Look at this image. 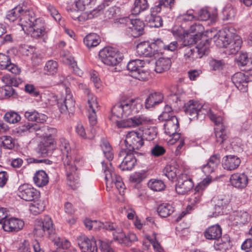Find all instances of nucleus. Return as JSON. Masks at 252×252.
Masks as SVG:
<instances>
[{
    "mask_svg": "<svg viewBox=\"0 0 252 252\" xmlns=\"http://www.w3.org/2000/svg\"><path fill=\"white\" fill-rule=\"evenodd\" d=\"M59 148L63 155V160L65 168L67 184L74 189L79 183L78 170L83 164L82 157L72 150L68 141L62 137L59 140Z\"/></svg>",
    "mask_w": 252,
    "mask_h": 252,
    "instance_id": "f257e3e1",
    "label": "nucleus"
},
{
    "mask_svg": "<svg viewBox=\"0 0 252 252\" xmlns=\"http://www.w3.org/2000/svg\"><path fill=\"white\" fill-rule=\"evenodd\" d=\"M213 38L217 46L225 48L228 54H235L240 50L242 41L240 36L229 29H224L217 32Z\"/></svg>",
    "mask_w": 252,
    "mask_h": 252,
    "instance_id": "f03ea898",
    "label": "nucleus"
},
{
    "mask_svg": "<svg viewBox=\"0 0 252 252\" xmlns=\"http://www.w3.org/2000/svg\"><path fill=\"white\" fill-rule=\"evenodd\" d=\"M200 42L196 46L197 52L194 49L190 47L186 46L182 50L183 58L182 60L186 63H190L193 62L197 58H201L203 55H207L209 53L210 47V40L207 39L204 34H195L192 38V41L194 43H197L198 41Z\"/></svg>",
    "mask_w": 252,
    "mask_h": 252,
    "instance_id": "7ed1b4c3",
    "label": "nucleus"
},
{
    "mask_svg": "<svg viewBox=\"0 0 252 252\" xmlns=\"http://www.w3.org/2000/svg\"><path fill=\"white\" fill-rule=\"evenodd\" d=\"M143 109L142 101L139 98H128L115 105L112 108L113 116L118 118L126 117L137 113Z\"/></svg>",
    "mask_w": 252,
    "mask_h": 252,
    "instance_id": "20e7f679",
    "label": "nucleus"
},
{
    "mask_svg": "<svg viewBox=\"0 0 252 252\" xmlns=\"http://www.w3.org/2000/svg\"><path fill=\"white\" fill-rule=\"evenodd\" d=\"M19 25L22 30L34 38L45 35L48 31L44 26L40 18L36 17H20Z\"/></svg>",
    "mask_w": 252,
    "mask_h": 252,
    "instance_id": "39448f33",
    "label": "nucleus"
},
{
    "mask_svg": "<svg viewBox=\"0 0 252 252\" xmlns=\"http://www.w3.org/2000/svg\"><path fill=\"white\" fill-rule=\"evenodd\" d=\"M104 227L109 231L112 232L114 240L125 246H128L132 242L137 241L136 235L133 233L126 235L123 228L116 223L108 222L104 224Z\"/></svg>",
    "mask_w": 252,
    "mask_h": 252,
    "instance_id": "423d86ee",
    "label": "nucleus"
},
{
    "mask_svg": "<svg viewBox=\"0 0 252 252\" xmlns=\"http://www.w3.org/2000/svg\"><path fill=\"white\" fill-rule=\"evenodd\" d=\"M101 164L105 174L107 188H113L115 186L120 194L123 193L125 189L124 184L122 178L115 173L113 168L111 166V163H109L108 165L104 161H102Z\"/></svg>",
    "mask_w": 252,
    "mask_h": 252,
    "instance_id": "0eeeda50",
    "label": "nucleus"
},
{
    "mask_svg": "<svg viewBox=\"0 0 252 252\" xmlns=\"http://www.w3.org/2000/svg\"><path fill=\"white\" fill-rule=\"evenodd\" d=\"M99 58L103 63L109 66H115L122 61L118 50L111 47H105L100 50Z\"/></svg>",
    "mask_w": 252,
    "mask_h": 252,
    "instance_id": "6e6552de",
    "label": "nucleus"
},
{
    "mask_svg": "<svg viewBox=\"0 0 252 252\" xmlns=\"http://www.w3.org/2000/svg\"><path fill=\"white\" fill-rule=\"evenodd\" d=\"M145 64L143 61L136 59L129 61L127 69L131 72V76L140 81H146L149 76L148 72L142 69Z\"/></svg>",
    "mask_w": 252,
    "mask_h": 252,
    "instance_id": "1a4fd4ad",
    "label": "nucleus"
},
{
    "mask_svg": "<svg viewBox=\"0 0 252 252\" xmlns=\"http://www.w3.org/2000/svg\"><path fill=\"white\" fill-rule=\"evenodd\" d=\"M125 143L126 147L125 150L128 151V152L134 153L143 146L144 140L139 132L132 130L127 133Z\"/></svg>",
    "mask_w": 252,
    "mask_h": 252,
    "instance_id": "9d476101",
    "label": "nucleus"
},
{
    "mask_svg": "<svg viewBox=\"0 0 252 252\" xmlns=\"http://www.w3.org/2000/svg\"><path fill=\"white\" fill-rule=\"evenodd\" d=\"M54 233L53 221L49 216H45L43 220H36L34 228V234L37 237H43L46 233L51 235Z\"/></svg>",
    "mask_w": 252,
    "mask_h": 252,
    "instance_id": "9b49d317",
    "label": "nucleus"
},
{
    "mask_svg": "<svg viewBox=\"0 0 252 252\" xmlns=\"http://www.w3.org/2000/svg\"><path fill=\"white\" fill-rule=\"evenodd\" d=\"M58 104L61 113H73L75 110V101L69 88H65V96L58 99Z\"/></svg>",
    "mask_w": 252,
    "mask_h": 252,
    "instance_id": "f8f14e48",
    "label": "nucleus"
},
{
    "mask_svg": "<svg viewBox=\"0 0 252 252\" xmlns=\"http://www.w3.org/2000/svg\"><path fill=\"white\" fill-rule=\"evenodd\" d=\"M151 121L150 117L145 115H136L126 120L117 121V126L119 128L134 127L147 124Z\"/></svg>",
    "mask_w": 252,
    "mask_h": 252,
    "instance_id": "ddd939ff",
    "label": "nucleus"
},
{
    "mask_svg": "<svg viewBox=\"0 0 252 252\" xmlns=\"http://www.w3.org/2000/svg\"><path fill=\"white\" fill-rule=\"evenodd\" d=\"M118 160L121 161L119 168L122 171L131 170L136 163V159L133 155V153L128 152L125 150H122L120 152Z\"/></svg>",
    "mask_w": 252,
    "mask_h": 252,
    "instance_id": "4468645a",
    "label": "nucleus"
},
{
    "mask_svg": "<svg viewBox=\"0 0 252 252\" xmlns=\"http://www.w3.org/2000/svg\"><path fill=\"white\" fill-rule=\"evenodd\" d=\"M18 195L26 201H32L40 198V193L32 186L29 184H23L19 187Z\"/></svg>",
    "mask_w": 252,
    "mask_h": 252,
    "instance_id": "2eb2a0df",
    "label": "nucleus"
},
{
    "mask_svg": "<svg viewBox=\"0 0 252 252\" xmlns=\"http://www.w3.org/2000/svg\"><path fill=\"white\" fill-rule=\"evenodd\" d=\"M178 183L176 191L179 194H185L189 191L193 187L190 177L186 173L181 174L177 178Z\"/></svg>",
    "mask_w": 252,
    "mask_h": 252,
    "instance_id": "dca6fc26",
    "label": "nucleus"
},
{
    "mask_svg": "<svg viewBox=\"0 0 252 252\" xmlns=\"http://www.w3.org/2000/svg\"><path fill=\"white\" fill-rule=\"evenodd\" d=\"M87 97L88 119L90 124L94 126L97 122L96 112L98 110V102L96 96L93 94H88Z\"/></svg>",
    "mask_w": 252,
    "mask_h": 252,
    "instance_id": "f3484780",
    "label": "nucleus"
},
{
    "mask_svg": "<svg viewBox=\"0 0 252 252\" xmlns=\"http://www.w3.org/2000/svg\"><path fill=\"white\" fill-rule=\"evenodd\" d=\"M250 76H247L242 72H237L234 74L231 78L233 83L236 87L242 92H246L247 90L248 83L252 81V72L250 74Z\"/></svg>",
    "mask_w": 252,
    "mask_h": 252,
    "instance_id": "a211bd4d",
    "label": "nucleus"
},
{
    "mask_svg": "<svg viewBox=\"0 0 252 252\" xmlns=\"http://www.w3.org/2000/svg\"><path fill=\"white\" fill-rule=\"evenodd\" d=\"M77 240L82 252L87 250L90 252H97L96 242L94 238L89 239L85 235H81L78 237Z\"/></svg>",
    "mask_w": 252,
    "mask_h": 252,
    "instance_id": "6ab92c4d",
    "label": "nucleus"
},
{
    "mask_svg": "<svg viewBox=\"0 0 252 252\" xmlns=\"http://www.w3.org/2000/svg\"><path fill=\"white\" fill-rule=\"evenodd\" d=\"M24 222L21 220L16 218L7 219L2 224L3 230L7 232H17L22 229Z\"/></svg>",
    "mask_w": 252,
    "mask_h": 252,
    "instance_id": "aec40b11",
    "label": "nucleus"
},
{
    "mask_svg": "<svg viewBox=\"0 0 252 252\" xmlns=\"http://www.w3.org/2000/svg\"><path fill=\"white\" fill-rule=\"evenodd\" d=\"M205 116H208L210 120L215 124H219L223 121V118L220 116H218L212 112L210 108L207 105L201 104V108L199 109L198 112V118H204Z\"/></svg>",
    "mask_w": 252,
    "mask_h": 252,
    "instance_id": "412c9836",
    "label": "nucleus"
},
{
    "mask_svg": "<svg viewBox=\"0 0 252 252\" xmlns=\"http://www.w3.org/2000/svg\"><path fill=\"white\" fill-rule=\"evenodd\" d=\"M241 163L240 159L234 155H227L222 159V165L224 169L233 170L237 169Z\"/></svg>",
    "mask_w": 252,
    "mask_h": 252,
    "instance_id": "4be33fe9",
    "label": "nucleus"
},
{
    "mask_svg": "<svg viewBox=\"0 0 252 252\" xmlns=\"http://www.w3.org/2000/svg\"><path fill=\"white\" fill-rule=\"evenodd\" d=\"M230 182L232 186L238 189H244L248 185V178L244 173H235L230 178Z\"/></svg>",
    "mask_w": 252,
    "mask_h": 252,
    "instance_id": "5701e85b",
    "label": "nucleus"
},
{
    "mask_svg": "<svg viewBox=\"0 0 252 252\" xmlns=\"http://www.w3.org/2000/svg\"><path fill=\"white\" fill-rule=\"evenodd\" d=\"M128 26L131 29V35L136 37L142 34L145 24L139 18L130 19Z\"/></svg>",
    "mask_w": 252,
    "mask_h": 252,
    "instance_id": "b1692460",
    "label": "nucleus"
},
{
    "mask_svg": "<svg viewBox=\"0 0 252 252\" xmlns=\"http://www.w3.org/2000/svg\"><path fill=\"white\" fill-rule=\"evenodd\" d=\"M201 108V104L198 101L190 100L185 105V111L189 115L190 119H198V112Z\"/></svg>",
    "mask_w": 252,
    "mask_h": 252,
    "instance_id": "393cba45",
    "label": "nucleus"
},
{
    "mask_svg": "<svg viewBox=\"0 0 252 252\" xmlns=\"http://www.w3.org/2000/svg\"><path fill=\"white\" fill-rule=\"evenodd\" d=\"M230 220L236 225L244 224L250 220V216L246 211H238L233 213Z\"/></svg>",
    "mask_w": 252,
    "mask_h": 252,
    "instance_id": "a878e982",
    "label": "nucleus"
},
{
    "mask_svg": "<svg viewBox=\"0 0 252 252\" xmlns=\"http://www.w3.org/2000/svg\"><path fill=\"white\" fill-rule=\"evenodd\" d=\"M24 117L29 121L36 122L40 123H44L48 119V117L46 115L40 113L35 110L25 111Z\"/></svg>",
    "mask_w": 252,
    "mask_h": 252,
    "instance_id": "bb28decb",
    "label": "nucleus"
},
{
    "mask_svg": "<svg viewBox=\"0 0 252 252\" xmlns=\"http://www.w3.org/2000/svg\"><path fill=\"white\" fill-rule=\"evenodd\" d=\"M204 234L207 239L219 240L222 235L221 228L219 225H212L207 228Z\"/></svg>",
    "mask_w": 252,
    "mask_h": 252,
    "instance_id": "cd10ccee",
    "label": "nucleus"
},
{
    "mask_svg": "<svg viewBox=\"0 0 252 252\" xmlns=\"http://www.w3.org/2000/svg\"><path fill=\"white\" fill-rule=\"evenodd\" d=\"M163 99V94L160 92H155L151 94L145 101L146 108H150L156 105L161 103Z\"/></svg>",
    "mask_w": 252,
    "mask_h": 252,
    "instance_id": "c85d7f7f",
    "label": "nucleus"
},
{
    "mask_svg": "<svg viewBox=\"0 0 252 252\" xmlns=\"http://www.w3.org/2000/svg\"><path fill=\"white\" fill-rule=\"evenodd\" d=\"M178 128L179 122L176 117H172L170 120L167 121L164 124V132L169 136L175 134Z\"/></svg>",
    "mask_w": 252,
    "mask_h": 252,
    "instance_id": "c756f323",
    "label": "nucleus"
},
{
    "mask_svg": "<svg viewBox=\"0 0 252 252\" xmlns=\"http://www.w3.org/2000/svg\"><path fill=\"white\" fill-rule=\"evenodd\" d=\"M57 133V129L54 127H49L48 126H39V129L36 131V134L39 137L46 138L45 140L49 141L50 139H52V136H54Z\"/></svg>",
    "mask_w": 252,
    "mask_h": 252,
    "instance_id": "7c9ffc66",
    "label": "nucleus"
},
{
    "mask_svg": "<svg viewBox=\"0 0 252 252\" xmlns=\"http://www.w3.org/2000/svg\"><path fill=\"white\" fill-rule=\"evenodd\" d=\"M223 120L220 124H215L217 126L215 128V136L216 142L222 144L227 138V131L225 126L223 122Z\"/></svg>",
    "mask_w": 252,
    "mask_h": 252,
    "instance_id": "2f4dec72",
    "label": "nucleus"
},
{
    "mask_svg": "<svg viewBox=\"0 0 252 252\" xmlns=\"http://www.w3.org/2000/svg\"><path fill=\"white\" fill-rule=\"evenodd\" d=\"M230 198L229 195H220L218 197L217 203L215 204V212L213 213V216L216 217L221 214L222 210L224 206L229 203Z\"/></svg>",
    "mask_w": 252,
    "mask_h": 252,
    "instance_id": "473e14b6",
    "label": "nucleus"
},
{
    "mask_svg": "<svg viewBox=\"0 0 252 252\" xmlns=\"http://www.w3.org/2000/svg\"><path fill=\"white\" fill-rule=\"evenodd\" d=\"M154 239H153L150 236L146 237V239L143 242V249L145 250H148L151 246H153L156 252H164L163 249L161 247L159 243L157 241L156 238V234H153Z\"/></svg>",
    "mask_w": 252,
    "mask_h": 252,
    "instance_id": "72a5a7b5",
    "label": "nucleus"
},
{
    "mask_svg": "<svg viewBox=\"0 0 252 252\" xmlns=\"http://www.w3.org/2000/svg\"><path fill=\"white\" fill-rule=\"evenodd\" d=\"M137 52L139 55L152 57L155 54L150 44L148 42H141L137 46Z\"/></svg>",
    "mask_w": 252,
    "mask_h": 252,
    "instance_id": "f704fd0d",
    "label": "nucleus"
},
{
    "mask_svg": "<svg viewBox=\"0 0 252 252\" xmlns=\"http://www.w3.org/2000/svg\"><path fill=\"white\" fill-rule=\"evenodd\" d=\"M171 65V61L169 58H160L156 62L155 71L157 73H162L168 70Z\"/></svg>",
    "mask_w": 252,
    "mask_h": 252,
    "instance_id": "c9c22d12",
    "label": "nucleus"
},
{
    "mask_svg": "<svg viewBox=\"0 0 252 252\" xmlns=\"http://www.w3.org/2000/svg\"><path fill=\"white\" fill-rule=\"evenodd\" d=\"M100 146L105 157L109 161L112 160L114 158V151L109 142L105 139L101 140Z\"/></svg>",
    "mask_w": 252,
    "mask_h": 252,
    "instance_id": "e433bc0d",
    "label": "nucleus"
},
{
    "mask_svg": "<svg viewBox=\"0 0 252 252\" xmlns=\"http://www.w3.org/2000/svg\"><path fill=\"white\" fill-rule=\"evenodd\" d=\"M33 181L35 185L39 187L46 185L49 182V178L46 173L43 170L37 171L33 177Z\"/></svg>",
    "mask_w": 252,
    "mask_h": 252,
    "instance_id": "4c0bfd02",
    "label": "nucleus"
},
{
    "mask_svg": "<svg viewBox=\"0 0 252 252\" xmlns=\"http://www.w3.org/2000/svg\"><path fill=\"white\" fill-rule=\"evenodd\" d=\"M39 129V125L35 123L25 122L17 128V132L22 134L26 132H35Z\"/></svg>",
    "mask_w": 252,
    "mask_h": 252,
    "instance_id": "58836bf2",
    "label": "nucleus"
},
{
    "mask_svg": "<svg viewBox=\"0 0 252 252\" xmlns=\"http://www.w3.org/2000/svg\"><path fill=\"white\" fill-rule=\"evenodd\" d=\"M174 211L172 204L165 203L160 204L157 208V212L161 217L166 218L171 215Z\"/></svg>",
    "mask_w": 252,
    "mask_h": 252,
    "instance_id": "ea45409f",
    "label": "nucleus"
},
{
    "mask_svg": "<svg viewBox=\"0 0 252 252\" xmlns=\"http://www.w3.org/2000/svg\"><path fill=\"white\" fill-rule=\"evenodd\" d=\"M29 209L31 212L34 215H36L44 210L45 204L43 201L37 199L32 201Z\"/></svg>",
    "mask_w": 252,
    "mask_h": 252,
    "instance_id": "a19ab883",
    "label": "nucleus"
},
{
    "mask_svg": "<svg viewBox=\"0 0 252 252\" xmlns=\"http://www.w3.org/2000/svg\"><path fill=\"white\" fill-rule=\"evenodd\" d=\"M54 144V140L53 139H50L49 141L44 140L38 145L37 151L41 156L45 157L50 150L51 147L53 146Z\"/></svg>",
    "mask_w": 252,
    "mask_h": 252,
    "instance_id": "79ce46f5",
    "label": "nucleus"
},
{
    "mask_svg": "<svg viewBox=\"0 0 252 252\" xmlns=\"http://www.w3.org/2000/svg\"><path fill=\"white\" fill-rule=\"evenodd\" d=\"M84 42L90 48L97 46L100 42V39L97 34L92 33L86 36L84 39Z\"/></svg>",
    "mask_w": 252,
    "mask_h": 252,
    "instance_id": "37998d69",
    "label": "nucleus"
},
{
    "mask_svg": "<svg viewBox=\"0 0 252 252\" xmlns=\"http://www.w3.org/2000/svg\"><path fill=\"white\" fill-rule=\"evenodd\" d=\"M134 5L131 14L134 16L138 15L141 11L145 10L149 7L147 0H135Z\"/></svg>",
    "mask_w": 252,
    "mask_h": 252,
    "instance_id": "c03bdc74",
    "label": "nucleus"
},
{
    "mask_svg": "<svg viewBox=\"0 0 252 252\" xmlns=\"http://www.w3.org/2000/svg\"><path fill=\"white\" fill-rule=\"evenodd\" d=\"M148 186L150 189L155 191H161L165 188V185L162 180L155 179H151Z\"/></svg>",
    "mask_w": 252,
    "mask_h": 252,
    "instance_id": "a18cd8bd",
    "label": "nucleus"
},
{
    "mask_svg": "<svg viewBox=\"0 0 252 252\" xmlns=\"http://www.w3.org/2000/svg\"><path fill=\"white\" fill-rule=\"evenodd\" d=\"M58 64L57 62L53 60L47 61L44 68L45 74L54 75L57 72Z\"/></svg>",
    "mask_w": 252,
    "mask_h": 252,
    "instance_id": "49530a36",
    "label": "nucleus"
},
{
    "mask_svg": "<svg viewBox=\"0 0 252 252\" xmlns=\"http://www.w3.org/2000/svg\"><path fill=\"white\" fill-rule=\"evenodd\" d=\"M96 0H77L75 6L78 10L83 11L86 8H91L95 3Z\"/></svg>",
    "mask_w": 252,
    "mask_h": 252,
    "instance_id": "de8ad7c7",
    "label": "nucleus"
},
{
    "mask_svg": "<svg viewBox=\"0 0 252 252\" xmlns=\"http://www.w3.org/2000/svg\"><path fill=\"white\" fill-rule=\"evenodd\" d=\"M3 119L8 123L15 124L21 120V117L17 112L11 111L4 114Z\"/></svg>",
    "mask_w": 252,
    "mask_h": 252,
    "instance_id": "09e8293b",
    "label": "nucleus"
},
{
    "mask_svg": "<svg viewBox=\"0 0 252 252\" xmlns=\"http://www.w3.org/2000/svg\"><path fill=\"white\" fill-rule=\"evenodd\" d=\"M178 171L175 166L168 165L163 169V173L169 180H173L176 177Z\"/></svg>",
    "mask_w": 252,
    "mask_h": 252,
    "instance_id": "8fccbe9b",
    "label": "nucleus"
},
{
    "mask_svg": "<svg viewBox=\"0 0 252 252\" xmlns=\"http://www.w3.org/2000/svg\"><path fill=\"white\" fill-rule=\"evenodd\" d=\"M2 81L5 85L10 86H18L21 82V80L16 77H12L9 74H5L1 77Z\"/></svg>",
    "mask_w": 252,
    "mask_h": 252,
    "instance_id": "3c124183",
    "label": "nucleus"
},
{
    "mask_svg": "<svg viewBox=\"0 0 252 252\" xmlns=\"http://www.w3.org/2000/svg\"><path fill=\"white\" fill-rule=\"evenodd\" d=\"M0 142L4 148L6 149H12L15 146L14 140L10 136H2L0 137Z\"/></svg>",
    "mask_w": 252,
    "mask_h": 252,
    "instance_id": "603ef678",
    "label": "nucleus"
},
{
    "mask_svg": "<svg viewBox=\"0 0 252 252\" xmlns=\"http://www.w3.org/2000/svg\"><path fill=\"white\" fill-rule=\"evenodd\" d=\"M15 93L13 88L9 85H5L0 90L1 99H6L12 96Z\"/></svg>",
    "mask_w": 252,
    "mask_h": 252,
    "instance_id": "864d4df0",
    "label": "nucleus"
},
{
    "mask_svg": "<svg viewBox=\"0 0 252 252\" xmlns=\"http://www.w3.org/2000/svg\"><path fill=\"white\" fill-rule=\"evenodd\" d=\"M237 63L238 65L244 66H250L252 65V61L248 57L247 53H242L239 55L237 59Z\"/></svg>",
    "mask_w": 252,
    "mask_h": 252,
    "instance_id": "5fc2aeb1",
    "label": "nucleus"
},
{
    "mask_svg": "<svg viewBox=\"0 0 252 252\" xmlns=\"http://www.w3.org/2000/svg\"><path fill=\"white\" fill-rule=\"evenodd\" d=\"M198 16H217V9L215 7L205 6L199 10Z\"/></svg>",
    "mask_w": 252,
    "mask_h": 252,
    "instance_id": "6e6d98bb",
    "label": "nucleus"
},
{
    "mask_svg": "<svg viewBox=\"0 0 252 252\" xmlns=\"http://www.w3.org/2000/svg\"><path fill=\"white\" fill-rule=\"evenodd\" d=\"M111 21L115 26L126 25L128 26L130 19L129 17H112Z\"/></svg>",
    "mask_w": 252,
    "mask_h": 252,
    "instance_id": "4d7b16f0",
    "label": "nucleus"
},
{
    "mask_svg": "<svg viewBox=\"0 0 252 252\" xmlns=\"http://www.w3.org/2000/svg\"><path fill=\"white\" fill-rule=\"evenodd\" d=\"M146 20L148 21L149 26L151 27L159 28L162 26L161 17H147Z\"/></svg>",
    "mask_w": 252,
    "mask_h": 252,
    "instance_id": "13d9d810",
    "label": "nucleus"
},
{
    "mask_svg": "<svg viewBox=\"0 0 252 252\" xmlns=\"http://www.w3.org/2000/svg\"><path fill=\"white\" fill-rule=\"evenodd\" d=\"M155 55L158 53V51L164 49L165 44L161 39H157L154 42L150 44Z\"/></svg>",
    "mask_w": 252,
    "mask_h": 252,
    "instance_id": "bf43d9fd",
    "label": "nucleus"
},
{
    "mask_svg": "<svg viewBox=\"0 0 252 252\" xmlns=\"http://www.w3.org/2000/svg\"><path fill=\"white\" fill-rule=\"evenodd\" d=\"M76 132L80 137L84 139H91L94 137L93 135H90L86 133V130L81 123H78L76 126Z\"/></svg>",
    "mask_w": 252,
    "mask_h": 252,
    "instance_id": "052dcab7",
    "label": "nucleus"
},
{
    "mask_svg": "<svg viewBox=\"0 0 252 252\" xmlns=\"http://www.w3.org/2000/svg\"><path fill=\"white\" fill-rule=\"evenodd\" d=\"M11 14L12 16H18L19 14L25 16H32L34 13L29 10H25L21 6H17L12 9Z\"/></svg>",
    "mask_w": 252,
    "mask_h": 252,
    "instance_id": "680f3d73",
    "label": "nucleus"
},
{
    "mask_svg": "<svg viewBox=\"0 0 252 252\" xmlns=\"http://www.w3.org/2000/svg\"><path fill=\"white\" fill-rule=\"evenodd\" d=\"M54 244L59 248H62L63 249H67L71 246V243L68 240L60 238L55 241Z\"/></svg>",
    "mask_w": 252,
    "mask_h": 252,
    "instance_id": "e2e57ef3",
    "label": "nucleus"
},
{
    "mask_svg": "<svg viewBox=\"0 0 252 252\" xmlns=\"http://www.w3.org/2000/svg\"><path fill=\"white\" fill-rule=\"evenodd\" d=\"M3 69H6L15 75H19L21 72V68L16 64L12 63L11 62L4 67Z\"/></svg>",
    "mask_w": 252,
    "mask_h": 252,
    "instance_id": "0e129e2a",
    "label": "nucleus"
},
{
    "mask_svg": "<svg viewBox=\"0 0 252 252\" xmlns=\"http://www.w3.org/2000/svg\"><path fill=\"white\" fill-rule=\"evenodd\" d=\"M165 152L164 148L158 145L155 146L151 150V154L155 157H158L163 155Z\"/></svg>",
    "mask_w": 252,
    "mask_h": 252,
    "instance_id": "69168bd1",
    "label": "nucleus"
},
{
    "mask_svg": "<svg viewBox=\"0 0 252 252\" xmlns=\"http://www.w3.org/2000/svg\"><path fill=\"white\" fill-rule=\"evenodd\" d=\"M144 134L146 139L149 141H151L154 139L156 137L157 132L154 127H151L146 129Z\"/></svg>",
    "mask_w": 252,
    "mask_h": 252,
    "instance_id": "338daca9",
    "label": "nucleus"
},
{
    "mask_svg": "<svg viewBox=\"0 0 252 252\" xmlns=\"http://www.w3.org/2000/svg\"><path fill=\"white\" fill-rule=\"evenodd\" d=\"M99 242L100 244L101 252H115L108 243L101 240H99Z\"/></svg>",
    "mask_w": 252,
    "mask_h": 252,
    "instance_id": "774afa93",
    "label": "nucleus"
}]
</instances>
